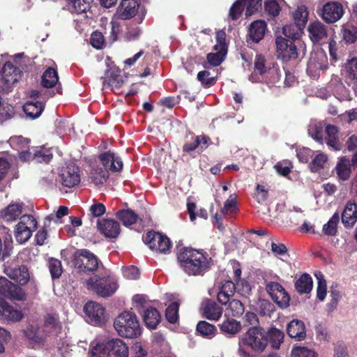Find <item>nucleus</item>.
Segmentation results:
<instances>
[{"label":"nucleus","mask_w":357,"mask_h":357,"mask_svg":"<svg viewBox=\"0 0 357 357\" xmlns=\"http://www.w3.org/2000/svg\"><path fill=\"white\" fill-rule=\"evenodd\" d=\"M315 276L318 280V286L317 289V296L320 301H323L327 293V285L326 282L324 278V275L321 273L319 272L315 273Z\"/></svg>","instance_id":"bf43d9fd"},{"label":"nucleus","mask_w":357,"mask_h":357,"mask_svg":"<svg viewBox=\"0 0 357 357\" xmlns=\"http://www.w3.org/2000/svg\"><path fill=\"white\" fill-rule=\"evenodd\" d=\"M275 45L278 56L284 61L297 59V48L292 40H287L282 36H277Z\"/></svg>","instance_id":"4468645a"},{"label":"nucleus","mask_w":357,"mask_h":357,"mask_svg":"<svg viewBox=\"0 0 357 357\" xmlns=\"http://www.w3.org/2000/svg\"><path fill=\"white\" fill-rule=\"evenodd\" d=\"M110 351L113 352L115 357H128V347L121 339H112L109 340Z\"/></svg>","instance_id":"c9c22d12"},{"label":"nucleus","mask_w":357,"mask_h":357,"mask_svg":"<svg viewBox=\"0 0 357 357\" xmlns=\"http://www.w3.org/2000/svg\"><path fill=\"white\" fill-rule=\"evenodd\" d=\"M49 270L52 278H59L62 272L61 262L56 259L52 258L48 263Z\"/></svg>","instance_id":"e2e57ef3"},{"label":"nucleus","mask_w":357,"mask_h":357,"mask_svg":"<svg viewBox=\"0 0 357 357\" xmlns=\"http://www.w3.org/2000/svg\"><path fill=\"white\" fill-rule=\"evenodd\" d=\"M268 344L266 332L261 327L252 326L239 340L238 353L241 357H252L261 352Z\"/></svg>","instance_id":"f03ea898"},{"label":"nucleus","mask_w":357,"mask_h":357,"mask_svg":"<svg viewBox=\"0 0 357 357\" xmlns=\"http://www.w3.org/2000/svg\"><path fill=\"white\" fill-rule=\"evenodd\" d=\"M296 289L300 294H307L312 289V280L308 274H303L295 283Z\"/></svg>","instance_id":"79ce46f5"},{"label":"nucleus","mask_w":357,"mask_h":357,"mask_svg":"<svg viewBox=\"0 0 357 357\" xmlns=\"http://www.w3.org/2000/svg\"><path fill=\"white\" fill-rule=\"evenodd\" d=\"M328 66L326 53L319 50L311 53L307 66V73L313 79L317 78L321 72L325 71Z\"/></svg>","instance_id":"0eeeda50"},{"label":"nucleus","mask_w":357,"mask_h":357,"mask_svg":"<svg viewBox=\"0 0 357 357\" xmlns=\"http://www.w3.org/2000/svg\"><path fill=\"white\" fill-rule=\"evenodd\" d=\"M44 326L54 333H59L62 328L59 314L56 312H47L44 317Z\"/></svg>","instance_id":"f704fd0d"},{"label":"nucleus","mask_w":357,"mask_h":357,"mask_svg":"<svg viewBox=\"0 0 357 357\" xmlns=\"http://www.w3.org/2000/svg\"><path fill=\"white\" fill-rule=\"evenodd\" d=\"M59 178L61 183L67 188H73L80 181L79 167L70 164L63 167L60 171Z\"/></svg>","instance_id":"dca6fc26"},{"label":"nucleus","mask_w":357,"mask_h":357,"mask_svg":"<svg viewBox=\"0 0 357 357\" xmlns=\"http://www.w3.org/2000/svg\"><path fill=\"white\" fill-rule=\"evenodd\" d=\"M329 87L331 89L333 95L340 101L349 99V92L338 76H332L331 80L329 83Z\"/></svg>","instance_id":"393cba45"},{"label":"nucleus","mask_w":357,"mask_h":357,"mask_svg":"<svg viewBox=\"0 0 357 357\" xmlns=\"http://www.w3.org/2000/svg\"><path fill=\"white\" fill-rule=\"evenodd\" d=\"M25 336L35 343L42 342L45 338L43 331L36 326H29L24 331Z\"/></svg>","instance_id":"de8ad7c7"},{"label":"nucleus","mask_w":357,"mask_h":357,"mask_svg":"<svg viewBox=\"0 0 357 357\" xmlns=\"http://www.w3.org/2000/svg\"><path fill=\"white\" fill-rule=\"evenodd\" d=\"M304 28L298 26L297 24H291L283 26L282 33L285 36V38L288 40H296L298 39Z\"/></svg>","instance_id":"8fccbe9b"},{"label":"nucleus","mask_w":357,"mask_h":357,"mask_svg":"<svg viewBox=\"0 0 357 357\" xmlns=\"http://www.w3.org/2000/svg\"><path fill=\"white\" fill-rule=\"evenodd\" d=\"M109 340L96 338L91 342V357H109Z\"/></svg>","instance_id":"5701e85b"},{"label":"nucleus","mask_w":357,"mask_h":357,"mask_svg":"<svg viewBox=\"0 0 357 357\" xmlns=\"http://www.w3.org/2000/svg\"><path fill=\"white\" fill-rule=\"evenodd\" d=\"M292 16L296 24L300 27H305L308 19V11L305 6H298L292 13Z\"/></svg>","instance_id":"37998d69"},{"label":"nucleus","mask_w":357,"mask_h":357,"mask_svg":"<svg viewBox=\"0 0 357 357\" xmlns=\"http://www.w3.org/2000/svg\"><path fill=\"white\" fill-rule=\"evenodd\" d=\"M308 134L312 138L320 144L324 143V127L321 122L312 121L308 126Z\"/></svg>","instance_id":"c03bdc74"},{"label":"nucleus","mask_w":357,"mask_h":357,"mask_svg":"<svg viewBox=\"0 0 357 357\" xmlns=\"http://www.w3.org/2000/svg\"><path fill=\"white\" fill-rule=\"evenodd\" d=\"M114 327L120 336L127 338L137 337L142 333L136 315L129 311L122 312L114 319Z\"/></svg>","instance_id":"20e7f679"},{"label":"nucleus","mask_w":357,"mask_h":357,"mask_svg":"<svg viewBox=\"0 0 357 357\" xmlns=\"http://www.w3.org/2000/svg\"><path fill=\"white\" fill-rule=\"evenodd\" d=\"M10 57L13 62L10 60L4 63L0 62V82L6 92L10 91L14 84L21 79L22 72L18 59L23 58L24 54L19 53Z\"/></svg>","instance_id":"7ed1b4c3"},{"label":"nucleus","mask_w":357,"mask_h":357,"mask_svg":"<svg viewBox=\"0 0 357 357\" xmlns=\"http://www.w3.org/2000/svg\"><path fill=\"white\" fill-rule=\"evenodd\" d=\"M328 158L326 155L319 153L317 154L314 158L310 164V168L312 172H317L320 169L324 167V165L326 162Z\"/></svg>","instance_id":"338daca9"},{"label":"nucleus","mask_w":357,"mask_h":357,"mask_svg":"<svg viewBox=\"0 0 357 357\" xmlns=\"http://www.w3.org/2000/svg\"><path fill=\"white\" fill-rule=\"evenodd\" d=\"M241 328L240 322L233 319H227L220 325L222 333L232 335L238 333Z\"/></svg>","instance_id":"a18cd8bd"},{"label":"nucleus","mask_w":357,"mask_h":357,"mask_svg":"<svg viewBox=\"0 0 357 357\" xmlns=\"http://www.w3.org/2000/svg\"><path fill=\"white\" fill-rule=\"evenodd\" d=\"M226 34L223 31L216 33V44L214 45L215 53H209L207 55L208 62L214 66H219L224 60L227 53V45L225 43Z\"/></svg>","instance_id":"9b49d317"},{"label":"nucleus","mask_w":357,"mask_h":357,"mask_svg":"<svg viewBox=\"0 0 357 357\" xmlns=\"http://www.w3.org/2000/svg\"><path fill=\"white\" fill-rule=\"evenodd\" d=\"M90 43L94 48L102 49L105 43V36L100 31H94L91 36Z\"/></svg>","instance_id":"774afa93"},{"label":"nucleus","mask_w":357,"mask_h":357,"mask_svg":"<svg viewBox=\"0 0 357 357\" xmlns=\"http://www.w3.org/2000/svg\"><path fill=\"white\" fill-rule=\"evenodd\" d=\"M203 312L206 319L218 321L222 316V309L214 301L207 300L203 304Z\"/></svg>","instance_id":"473e14b6"},{"label":"nucleus","mask_w":357,"mask_h":357,"mask_svg":"<svg viewBox=\"0 0 357 357\" xmlns=\"http://www.w3.org/2000/svg\"><path fill=\"white\" fill-rule=\"evenodd\" d=\"M139 0H122L117 9V15L122 20L133 17L139 8Z\"/></svg>","instance_id":"6ab92c4d"},{"label":"nucleus","mask_w":357,"mask_h":357,"mask_svg":"<svg viewBox=\"0 0 357 357\" xmlns=\"http://www.w3.org/2000/svg\"><path fill=\"white\" fill-rule=\"evenodd\" d=\"M342 15L343 8L340 3L328 2L323 6L321 17L328 23L337 22Z\"/></svg>","instance_id":"a211bd4d"},{"label":"nucleus","mask_w":357,"mask_h":357,"mask_svg":"<svg viewBox=\"0 0 357 357\" xmlns=\"http://www.w3.org/2000/svg\"><path fill=\"white\" fill-rule=\"evenodd\" d=\"M22 202H12L0 210V219L6 223L15 222L22 216Z\"/></svg>","instance_id":"f3484780"},{"label":"nucleus","mask_w":357,"mask_h":357,"mask_svg":"<svg viewBox=\"0 0 357 357\" xmlns=\"http://www.w3.org/2000/svg\"><path fill=\"white\" fill-rule=\"evenodd\" d=\"M287 331L290 337L296 340H302L306 336L305 324L298 319L290 321L287 325Z\"/></svg>","instance_id":"bb28decb"},{"label":"nucleus","mask_w":357,"mask_h":357,"mask_svg":"<svg viewBox=\"0 0 357 357\" xmlns=\"http://www.w3.org/2000/svg\"><path fill=\"white\" fill-rule=\"evenodd\" d=\"M177 259L182 270L189 275H203L211 264L206 253L188 248L181 249Z\"/></svg>","instance_id":"f257e3e1"},{"label":"nucleus","mask_w":357,"mask_h":357,"mask_svg":"<svg viewBox=\"0 0 357 357\" xmlns=\"http://www.w3.org/2000/svg\"><path fill=\"white\" fill-rule=\"evenodd\" d=\"M266 30V22L263 20H256L250 26L248 37L254 43H258L264 38Z\"/></svg>","instance_id":"c85d7f7f"},{"label":"nucleus","mask_w":357,"mask_h":357,"mask_svg":"<svg viewBox=\"0 0 357 357\" xmlns=\"http://www.w3.org/2000/svg\"><path fill=\"white\" fill-rule=\"evenodd\" d=\"M235 290L236 287L233 282L230 280L225 282L217 296L219 303L222 305H227L232 300L231 297L234 295Z\"/></svg>","instance_id":"7c9ffc66"},{"label":"nucleus","mask_w":357,"mask_h":357,"mask_svg":"<svg viewBox=\"0 0 357 357\" xmlns=\"http://www.w3.org/2000/svg\"><path fill=\"white\" fill-rule=\"evenodd\" d=\"M44 104L38 101H28L23 106V110L30 119L38 118L44 109Z\"/></svg>","instance_id":"72a5a7b5"},{"label":"nucleus","mask_w":357,"mask_h":357,"mask_svg":"<svg viewBox=\"0 0 357 357\" xmlns=\"http://www.w3.org/2000/svg\"><path fill=\"white\" fill-rule=\"evenodd\" d=\"M336 171L340 178L343 181L347 180L351 173L349 160L345 158L341 159L336 166Z\"/></svg>","instance_id":"603ef678"},{"label":"nucleus","mask_w":357,"mask_h":357,"mask_svg":"<svg viewBox=\"0 0 357 357\" xmlns=\"http://www.w3.org/2000/svg\"><path fill=\"white\" fill-rule=\"evenodd\" d=\"M266 289L278 307L285 308L289 306L290 296L280 284L276 282H268L266 285Z\"/></svg>","instance_id":"ddd939ff"},{"label":"nucleus","mask_w":357,"mask_h":357,"mask_svg":"<svg viewBox=\"0 0 357 357\" xmlns=\"http://www.w3.org/2000/svg\"><path fill=\"white\" fill-rule=\"evenodd\" d=\"M342 35L343 40L347 43H352L356 41L357 38V29L349 24H347L342 27Z\"/></svg>","instance_id":"864d4df0"},{"label":"nucleus","mask_w":357,"mask_h":357,"mask_svg":"<svg viewBox=\"0 0 357 357\" xmlns=\"http://www.w3.org/2000/svg\"><path fill=\"white\" fill-rule=\"evenodd\" d=\"M196 329L199 335L209 340L214 337L218 333L216 327L206 321L198 322Z\"/></svg>","instance_id":"4c0bfd02"},{"label":"nucleus","mask_w":357,"mask_h":357,"mask_svg":"<svg viewBox=\"0 0 357 357\" xmlns=\"http://www.w3.org/2000/svg\"><path fill=\"white\" fill-rule=\"evenodd\" d=\"M33 158L38 162H49L52 158V153L50 150L40 148L34 150Z\"/></svg>","instance_id":"69168bd1"},{"label":"nucleus","mask_w":357,"mask_h":357,"mask_svg":"<svg viewBox=\"0 0 357 357\" xmlns=\"http://www.w3.org/2000/svg\"><path fill=\"white\" fill-rule=\"evenodd\" d=\"M340 221L338 213H335L327 223L323 226V232L327 236H335L337 234V226Z\"/></svg>","instance_id":"09e8293b"},{"label":"nucleus","mask_w":357,"mask_h":357,"mask_svg":"<svg viewBox=\"0 0 357 357\" xmlns=\"http://www.w3.org/2000/svg\"><path fill=\"white\" fill-rule=\"evenodd\" d=\"M108 178L107 171L103 169L102 167L94 169L91 172V178L93 183L96 185L102 184Z\"/></svg>","instance_id":"4d7b16f0"},{"label":"nucleus","mask_w":357,"mask_h":357,"mask_svg":"<svg viewBox=\"0 0 357 357\" xmlns=\"http://www.w3.org/2000/svg\"><path fill=\"white\" fill-rule=\"evenodd\" d=\"M357 220V205L355 203L347 204L342 214V222L346 227H351Z\"/></svg>","instance_id":"c756f323"},{"label":"nucleus","mask_w":357,"mask_h":357,"mask_svg":"<svg viewBox=\"0 0 357 357\" xmlns=\"http://www.w3.org/2000/svg\"><path fill=\"white\" fill-rule=\"evenodd\" d=\"M160 314L159 312L153 307L147 308L143 315V319L149 328L154 329L160 321Z\"/></svg>","instance_id":"e433bc0d"},{"label":"nucleus","mask_w":357,"mask_h":357,"mask_svg":"<svg viewBox=\"0 0 357 357\" xmlns=\"http://www.w3.org/2000/svg\"><path fill=\"white\" fill-rule=\"evenodd\" d=\"M266 337L272 348L278 349L283 342L284 333L279 329L271 328L266 333Z\"/></svg>","instance_id":"ea45409f"},{"label":"nucleus","mask_w":357,"mask_h":357,"mask_svg":"<svg viewBox=\"0 0 357 357\" xmlns=\"http://www.w3.org/2000/svg\"><path fill=\"white\" fill-rule=\"evenodd\" d=\"M256 309L263 316H271L274 310V306L268 300L259 299L257 303Z\"/></svg>","instance_id":"13d9d810"},{"label":"nucleus","mask_w":357,"mask_h":357,"mask_svg":"<svg viewBox=\"0 0 357 357\" xmlns=\"http://www.w3.org/2000/svg\"><path fill=\"white\" fill-rule=\"evenodd\" d=\"M144 242L149 248L155 252L167 254L171 248V242L169 239L160 233L155 231H149L143 238Z\"/></svg>","instance_id":"9d476101"},{"label":"nucleus","mask_w":357,"mask_h":357,"mask_svg":"<svg viewBox=\"0 0 357 357\" xmlns=\"http://www.w3.org/2000/svg\"><path fill=\"white\" fill-rule=\"evenodd\" d=\"M116 217L122 222L123 225L128 227L135 223L138 219L137 215L130 209L119 211Z\"/></svg>","instance_id":"49530a36"},{"label":"nucleus","mask_w":357,"mask_h":357,"mask_svg":"<svg viewBox=\"0 0 357 357\" xmlns=\"http://www.w3.org/2000/svg\"><path fill=\"white\" fill-rule=\"evenodd\" d=\"M115 68H112L105 72V77H102L103 86L107 85L112 88H119L123 84V79Z\"/></svg>","instance_id":"cd10ccee"},{"label":"nucleus","mask_w":357,"mask_h":357,"mask_svg":"<svg viewBox=\"0 0 357 357\" xmlns=\"http://www.w3.org/2000/svg\"><path fill=\"white\" fill-rule=\"evenodd\" d=\"M97 226L99 231L107 238H116L120 233L119 224L112 219L98 220Z\"/></svg>","instance_id":"412c9836"},{"label":"nucleus","mask_w":357,"mask_h":357,"mask_svg":"<svg viewBox=\"0 0 357 357\" xmlns=\"http://www.w3.org/2000/svg\"><path fill=\"white\" fill-rule=\"evenodd\" d=\"M327 137L324 139V142L333 150L337 151L340 149V144L337 141V128L335 126L328 125L325 128Z\"/></svg>","instance_id":"58836bf2"},{"label":"nucleus","mask_w":357,"mask_h":357,"mask_svg":"<svg viewBox=\"0 0 357 357\" xmlns=\"http://www.w3.org/2000/svg\"><path fill=\"white\" fill-rule=\"evenodd\" d=\"M254 72L250 75L249 80L252 82H259L268 77L269 74L276 73L278 69L271 68L261 54H257L255 59Z\"/></svg>","instance_id":"f8f14e48"},{"label":"nucleus","mask_w":357,"mask_h":357,"mask_svg":"<svg viewBox=\"0 0 357 357\" xmlns=\"http://www.w3.org/2000/svg\"><path fill=\"white\" fill-rule=\"evenodd\" d=\"M59 82L56 70L53 68H48L43 74L41 84L45 88H52Z\"/></svg>","instance_id":"a19ab883"},{"label":"nucleus","mask_w":357,"mask_h":357,"mask_svg":"<svg viewBox=\"0 0 357 357\" xmlns=\"http://www.w3.org/2000/svg\"><path fill=\"white\" fill-rule=\"evenodd\" d=\"M119 287L117 280L113 275L95 276L86 281V288L102 297H108L116 292Z\"/></svg>","instance_id":"39448f33"},{"label":"nucleus","mask_w":357,"mask_h":357,"mask_svg":"<svg viewBox=\"0 0 357 357\" xmlns=\"http://www.w3.org/2000/svg\"><path fill=\"white\" fill-rule=\"evenodd\" d=\"M74 264L79 271L93 272L98 266V259L92 252L84 249L75 254Z\"/></svg>","instance_id":"1a4fd4ad"},{"label":"nucleus","mask_w":357,"mask_h":357,"mask_svg":"<svg viewBox=\"0 0 357 357\" xmlns=\"http://www.w3.org/2000/svg\"><path fill=\"white\" fill-rule=\"evenodd\" d=\"M282 0H264L266 10L271 16H276L280 10V3Z\"/></svg>","instance_id":"0e129e2a"},{"label":"nucleus","mask_w":357,"mask_h":357,"mask_svg":"<svg viewBox=\"0 0 357 357\" xmlns=\"http://www.w3.org/2000/svg\"><path fill=\"white\" fill-rule=\"evenodd\" d=\"M237 210L236 195L235 194L230 195L229 197L225 202L221 209V213L225 215H230L236 213Z\"/></svg>","instance_id":"5fc2aeb1"},{"label":"nucleus","mask_w":357,"mask_h":357,"mask_svg":"<svg viewBox=\"0 0 357 357\" xmlns=\"http://www.w3.org/2000/svg\"><path fill=\"white\" fill-rule=\"evenodd\" d=\"M66 6L70 13L82 14L88 12L93 0H66Z\"/></svg>","instance_id":"2f4dec72"},{"label":"nucleus","mask_w":357,"mask_h":357,"mask_svg":"<svg viewBox=\"0 0 357 357\" xmlns=\"http://www.w3.org/2000/svg\"><path fill=\"white\" fill-rule=\"evenodd\" d=\"M309 37L314 43H319L327 37L326 26L319 21H315L310 24L307 27Z\"/></svg>","instance_id":"a878e982"},{"label":"nucleus","mask_w":357,"mask_h":357,"mask_svg":"<svg viewBox=\"0 0 357 357\" xmlns=\"http://www.w3.org/2000/svg\"><path fill=\"white\" fill-rule=\"evenodd\" d=\"M179 305L176 302H173L166 309L165 316L167 321L171 324H174L178 318Z\"/></svg>","instance_id":"680f3d73"},{"label":"nucleus","mask_w":357,"mask_h":357,"mask_svg":"<svg viewBox=\"0 0 357 357\" xmlns=\"http://www.w3.org/2000/svg\"><path fill=\"white\" fill-rule=\"evenodd\" d=\"M0 294L16 301H23L26 298L24 290L4 277H0Z\"/></svg>","instance_id":"2eb2a0df"},{"label":"nucleus","mask_w":357,"mask_h":357,"mask_svg":"<svg viewBox=\"0 0 357 357\" xmlns=\"http://www.w3.org/2000/svg\"><path fill=\"white\" fill-rule=\"evenodd\" d=\"M227 313L232 317H239L245 311L244 305L238 299H232L228 303Z\"/></svg>","instance_id":"3c124183"},{"label":"nucleus","mask_w":357,"mask_h":357,"mask_svg":"<svg viewBox=\"0 0 357 357\" xmlns=\"http://www.w3.org/2000/svg\"><path fill=\"white\" fill-rule=\"evenodd\" d=\"M0 317L7 321H18L23 317L22 312L0 299Z\"/></svg>","instance_id":"4be33fe9"},{"label":"nucleus","mask_w":357,"mask_h":357,"mask_svg":"<svg viewBox=\"0 0 357 357\" xmlns=\"http://www.w3.org/2000/svg\"><path fill=\"white\" fill-rule=\"evenodd\" d=\"M37 221L31 215H23L20 221L15 226L14 237L20 244L27 242L32 236V233L37 229Z\"/></svg>","instance_id":"423d86ee"},{"label":"nucleus","mask_w":357,"mask_h":357,"mask_svg":"<svg viewBox=\"0 0 357 357\" xmlns=\"http://www.w3.org/2000/svg\"><path fill=\"white\" fill-rule=\"evenodd\" d=\"M291 357H317V354L306 347H295L291 350Z\"/></svg>","instance_id":"052dcab7"},{"label":"nucleus","mask_w":357,"mask_h":357,"mask_svg":"<svg viewBox=\"0 0 357 357\" xmlns=\"http://www.w3.org/2000/svg\"><path fill=\"white\" fill-rule=\"evenodd\" d=\"M100 160L105 170L116 172L122 169L123 162L114 153L107 152L100 155Z\"/></svg>","instance_id":"b1692460"},{"label":"nucleus","mask_w":357,"mask_h":357,"mask_svg":"<svg viewBox=\"0 0 357 357\" xmlns=\"http://www.w3.org/2000/svg\"><path fill=\"white\" fill-rule=\"evenodd\" d=\"M4 273L8 277L21 285L26 284L29 280V273L24 266H6L4 268Z\"/></svg>","instance_id":"aec40b11"},{"label":"nucleus","mask_w":357,"mask_h":357,"mask_svg":"<svg viewBox=\"0 0 357 357\" xmlns=\"http://www.w3.org/2000/svg\"><path fill=\"white\" fill-rule=\"evenodd\" d=\"M86 321L94 326H102L106 320L107 316L104 307L93 301L86 303L84 307Z\"/></svg>","instance_id":"6e6552de"},{"label":"nucleus","mask_w":357,"mask_h":357,"mask_svg":"<svg viewBox=\"0 0 357 357\" xmlns=\"http://www.w3.org/2000/svg\"><path fill=\"white\" fill-rule=\"evenodd\" d=\"M345 76L347 79L357 81V57L349 59L345 66Z\"/></svg>","instance_id":"6e6d98bb"}]
</instances>
